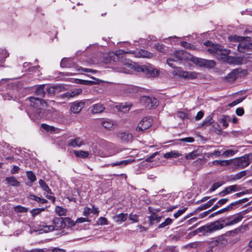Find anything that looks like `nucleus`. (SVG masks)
<instances>
[{
	"mask_svg": "<svg viewBox=\"0 0 252 252\" xmlns=\"http://www.w3.org/2000/svg\"><path fill=\"white\" fill-rule=\"evenodd\" d=\"M204 44L209 47L207 51L220 60L230 64L240 65L244 63L242 58L228 56L230 50L223 48L220 45L214 44L209 41L205 42Z\"/></svg>",
	"mask_w": 252,
	"mask_h": 252,
	"instance_id": "1",
	"label": "nucleus"
},
{
	"mask_svg": "<svg viewBox=\"0 0 252 252\" xmlns=\"http://www.w3.org/2000/svg\"><path fill=\"white\" fill-rule=\"evenodd\" d=\"M126 53L132 54L134 55L135 57L137 58H152L153 57V54L146 50L143 49L137 50L133 51L126 52L124 50L117 51L115 53L113 52H109L107 54V56L108 59L105 61L106 63L110 62L111 61H116L120 58V56Z\"/></svg>",
	"mask_w": 252,
	"mask_h": 252,
	"instance_id": "2",
	"label": "nucleus"
},
{
	"mask_svg": "<svg viewBox=\"0 0 252 252\" xmlns=\"http://www.w3.org/2000/svg\"><path fill=\"white\" fill-rule=\"evenodd\" d=\"M26 102L29 105V111L37 118L42 117V110L47 106V103L44 100L38 98L31 97L26 99Z\"/></svg>",
	"mask_w": 252,
	"mask_h": 252,
	"instance_id": "3",
	"label": "nucleus"
},
{
	"mask_svg": "<svg viewBox=\"0 0 252 252\" xmlns=\"http://www.w3.org/2000/svg\"><path fill=\"white\" fill-rule=\"evenodd\" d=\"M134 68L137 72H150V69L145 65L134 64L131 62L128 61L124 64V65L120 68H117V71L125 73H131L130 69Z\"/></svg>",
	"mask_w": 252,
	"mask_h": 252,
	"instance_id": "4",
	"label": "nucleus"
},
{
	"mask_svg": "<svg viewBox=\"0 0 252 252\" xmlns=\"http://www.w3.org/2000/svg\"><path fill=\"white\" fill-rule=\"evenodd\" d=\"M246 34L248 36L246 37L242 36H235L234 39L239 42L237 48L239 52H244L246 49H252V43L250 42V39L252 38V33H246L245 31Z\"/></svg>",
	"mask_w": 252,
	"mask_h": 252,
	"instance_id": "5",
	"label": "nucleus"
},
{
	"mask_svg": "<svg viewBox=\"0 0 252 252\" xmlns=\"http://www.w3.org/2000/svg\"><path fill=\"white\" fill-rule=\"evenodd\" d=\"M65 228L63 218H55L52 221V223L49 225H43L42 230L47 233L53 230H62Z\"/></svg>",
	"mask_w": 252,
	"mask_h": 252,
	"instance_id": "6",
	"label": "nucleus"
},
{
	"mask_svg": "<svg viewBox=\"0 0 252 252\" xmlns=\"http://www.w3.org/2000/svg\"><path fill=\"white\" fill-rule=\"evenodd\" d=\"M152 126V120L150 118H144L138 124L136 127V130L138 132H142L149 128Z\"/></svg>",
	"mask_w": 252,
	"mask_h": 252,
	"instance_id": "7",
	"label": "nucleus"
},
{
	"mask_svg": "<svg viewBox=\"0 0 252 252\" xmlns=\"http://www.w3.org/2000/svg\"><path fill=\"white\" fill-rule=\"evenodd\" d=\"M141 102L144 103L145 106L149 109L155 108L158 104V101L156 98L147 96L142 97Z\"/></svg>",
	"mask_w": 252,
	"mask_h": 252,
	"instance_id": "8",
	"label": "nucleus"
},
{
	"mask_svg": "<svg viewBox=\"0 0 252 252\" xmlns=\"http://www.w3.org/2000/svg\"><path fill=\"white\" fill-rule=\"evenodd\" d=\"M251 161L249 156L245 155L235 160V164L240 168H244L250 163Z\"/></svg>",
	"mask_w": 252,
	"mask_h": 252,
	"instance_id": "9",
	"label": "nucleus"
},
{
	"mask_svg": "<svg viewBox=\"0 0 252 252\" xmlns=\"http://www.w3.org/2000/svg\"><path fill=\"white\" fill-rule=\"evenodd\" d=\"M173 74H177L182 77L189 79H195L197 77V73L192 71H184L180 70V68L178 69V72L174 71Z\"/></svg>",
	"mask_w": 252,
	"mask_h": 252,
	"instance_id": "10",
	"label": "nucleus"
},
{
	"mask_svg": "<svg viewBox=\"0 0 252 252\" xmlns=\"http://www.w3.org/2000/svg\"><path fill=\"white\" fill-rule=\"evenodd\" d=\"M242 70L241 68H236L233 69L231 72L228 73L226 76V80L229 82H234L240 76Z\"/></svg>",
	"mask_w": 252,
	"mask_h": 252,
	"instance_id": "11",
	"label": "nucleus"
},
{
	"mask_svg": "<svg viewBox=\"0 0 252 252\" xmlns=\"http://www.w3.org/2000/svg\"><path fill=\"white\" fill-rule=\"evenodd\" d=\"M85 106V102L76 101L71 104L70 110L74 114L79 113Z\"/></svg>",
	"mask_w": 252,
	"mask_h": 252,
	"instance_id": "12",
	"label": "nucleus"
},
{
	"mask_svg": "<svg viewBox=\"0 0 252 252\" xmlns=\"http://www.w3.org/2000/svg\"><path fill=\"white\" fill-rule=\"evenodd\" d=\"M89 109L92 114H96L102 113L105 109V107L103 104L98 103L93 105Z\"/></svg>",
	"mask_w": 252,
	"mask_h": 252,
	"instance_id": "13",
	"label": "nucleus"
},
{
	"mask_svg": "<svg viewBox=\"0 0 252 252\" xmlns=\"http://www.w3.org/2000/svg\"><path fill=\"white\" fill-rule=\"evenodd\" d=\"M223 227V225L222 223H220L218 221H216L214 223H212L210 225L207 226L206 231L211 232L218 230H220L222 229Z\"/></svg>",
	"mask_w": 252,
	"mask_h": 252,
	"instance_id": "14",
	"label": "nucleus"
},
{
	"mask_svg": "<svg viewBox=\"0 0 252 252\" xmlns=\"http://www.w3.org/2000/svg\"><path fill=\"white\" fill-rule=\"evenodd\" d=\"M174 57L176 62L188 59V53L185 50H178L174 52Z\"/></svg>",
	"mask_w": 252,
	"mask_h": 252,
	"instance_id": "15",
	"label": "nucleus"
},
{
	"mask_svg": "<svg viewBox=\"0 0 252 252\" xmlns=\"http://www.w3.org/2000/svg\"><path fill=\"white\" fill-rule=\"evenodd\" d=\"M239 187L238 185H234L229 186L228 187L226 188L224 190L221 191L220 193V195L221 196H225L226 194H229L232 192H235L238 190Z\"/></svg>",
	"mask_w": 252,
	"mask_h": 252,
	"instance_id": "16",
	"label": "nucleus"
},
{
	"mask_svg": "<svg viewBox=\"0 0 252 252\" xmlns=\"http://www.w3.org/2000/svg\"><path fill=\"white\" fill-rule=\"evenodd\" d=\"M68 145L73 148L80 147L84 145V142L80 137H76L74 139H70L69 141Z\"/></svg>",
	"mask_w": 252,
	"mask_h": 252,
	"instance_id": "17",
	"label": "nucleus"
},
{
	"mask_svg": "<svg viewBox=\"0 0 252 252\" xmlns=\"http://www.w3.org/2000/svg\"><path fill=\"white\" fill-rule=\"evenodd\" d=\"M101 125L104 128L108 130H113L114 128L115 124L112 120L105 119L101 120Z\"/></svg>",
	"mask_w": 252,
	"mask_h": 252,
	"instance_id": "18",
	"label": "nucleus"
},
{
	"mask_svg": "<svg viewBox=\"0 0 252 252\" xmlns=\"http://www.w3.org/2000/svg\"><path fill=\"white\" fill-rule=\"evenodd\" d=\"M48 251H51L52 252H64L65 250L57 248H54L52 249H36L30 251H24L23 252H47Z\"/></svg>",
	"mask_w": 252,
	"mask_h": 252,
	"instance_id": "19",
	"label": "nucleus"
},
{
	"mask_svg": "<svg viewBox=\"0 0 252 252\" xmlns=\"http://www.w3.org/2000/svg\"><path fill=\"white\" fill-rule=\"evenodd\" d=\"M122 89L124 91V93L126 94H129L137 92V88L132 85H123Z\"/></svg>",
	"mask_w": 252,
	"mask_h": 252,
	"instance_id": "20",
	"label": "nucleus"
},
{
	"mask_svg": "<svg viewBox=\"0 0 252 252\" xmlns=\"http://www.w3.org/2000/svg\"><path fill=\"white\" fill-rule=\"evenodd\" d=\"M243 218V216L238 214L232 217L230 220L226 223V225H232L241 221Z\"/></svg>",
	"mask_w": 252,
	"mask_h": 252,
	"instance_id": "21",
	"label": "nucleus"
},
{
	"mask_svg": "<svg viewBox=\"0 0 252 252\" xmlns=\"http://www.w3.org/2000/svg\"><path fill=\"white\" fill-rule=\"evenodd\" d=\"M134 161H135V160L134 158H129V159H126V160H121L120 161L112 162L110 164V165L112 167H114L115 166H125L127 164L131 163L132 162H133Z\"/></svg>",
	"mask_w": 252,
	"mask_h": 252,
	"instance_id": "22",
	"label": "nucleus"
},
{
	"mask_svg": "<svg viewBox=\"0 0 252 252\" xmlns=\"http://www.w3.org/2000/svg\"><path fill=\"white\" fill-rule=\"evenodd\" d=\"M127 217V214L121 213L115 216L113 219L116 222L121 224L126 220Z\"/></svg>",
	"mask_w": 252,
	"mask_h": 252,
	"instance_id": "23",
	"label": "nucleus"
},
{
	"mask_svg": "<svg viewBox=\"0 0 252 252\" xmlns=\"http://www.w3.org/2000/svg\"><path fill=\"white\" fill-rule=\"evenodd\" d=\"M119 137L123 142H129L131 140L132 136L130 133L122 132L119 134Z\"/></svg>",
	"mask_w": 252,
	"mask_h": 252,
	"instance_id": "24",
	"label": "nucleus"
},
{
	"mask_svg": "<svg viewBox=\"0 0 252 252\" xmlns=\"http://www.w3.org/2000/svg\"><path fill=\"white\" fill-rule=\"evenodd\" d=\"M181 155L182 154L180 153L178 151H172L169 152L165 153L163 155V157L165 158H177Z\"/></svg>",
	"mask_w": 252,
	"mask_h": 252,
	"instance_id": "25",
	"label": "nucleus"
},
{
	"mask_svg": "<svg viewBox=\"0 0 252 252\" xmlns=\"http://www.w3.org/2000/svg\"><path fill=\"white\" fill-rule=\"evenodd\" d=\"M5 181L8 184L12 186L18 187L20 184L14 177H6Z\"/></svg>",
	"mask_w": 252,
	"mask_h": 252,
	"instance_id": "26",
	"label": "nucleus"
},
{
	"mask_svg": "<svg viewBox=\"0 0 252 252\" xmlns=\"http://www.w3.org/2000/svg\"><path fill=\"white\" fill-rule=\"evenodd\" d=\"M74 154L76 157L82 158H88L90 153L88 151H74Z\"/></svg>",
	"mask_w": 252,
	"mask_h": 252,
	"instance_id": "27",
	"label": "nucleus"
},
{
	"mask_svg": "<svg viewBox=\"0 0 252 252\" xmlns=\"http://www.w3.org/2000/svg\"><path fill=\"white\" fill-rule=\"evenodd\" d=\"M63 90L64 87L62 85L51 87L48 90L49 93H56Z\"/></svg>",
	"mask_w": 252,
	"mask_h": 252,
	"instance_id": "28",
	"label": "nucleus"
},
{
	"mask_svg": "<svg viewBox=\"0 0 252 252\" xmlns=\"http://www.w3.org/2000/svg\"><path fill=\"white\" fill-rule=\"evenodd\" d=\"M216 200H217V198H213V199L210 200L209 201H208L205 204H203L202 205L199 207L197 208V210L199 211H201L203 210L209 208L210 206H211Z\"/></svg>",
	"mask_w": 252,
	"mask_h": 252,
	"instance_id": "29",
	"label": "nucleus"
},
{
	"mask_svg": "<svg viewBox=\"0 0 252 252\" xmlns=\"http://www.w3.org/2000/svg\"><path fill=\"white\" fill-rule=\"evenodd\" d=\"M44 88L45 86L44 85L36 87L35 89V93L39 96H44L45 94V92H44Z\"/></svg>",
	"mask_w": 252,
	"mask_h": 252,
	"instance_id": "30",
	"label": "nucleus"
},
{
	"mask_svg": "<svg viewBox=\"0 0 252 252\" xmlns=\"http://www.w3.org/2000/svg\"><path fill=\"white\" fill-rule=\"evenodd\" d=\"M39 184L43 190L46 191L49 194H51V190L49 188L47 184L42 180L40 179L39 181Z\"/></svg>",
	"mask_w": 252,
	"mask_h": 252,
	"instance_id": "31",
	"label": "nucleus"
},
{
	"mask_svg": "<svg viewBox=\"0 0 252 252\" xmlns=\"http://www.w3.org/2000/svg\"><path fill=\"white\" fill-rule=\"evenodd\" d=\"M240 202H241L240 201L233 202V203H231L230 204H229L226 207L222 209H220V210L218 211V213H219V214H220L224 213L225 212H227L228 211H229L232 209L233 206H235Z\"/></svg>",
	"mask_w": 252,
	"mask_h": 252,
	"instance_id": "32",
	"label": "nucleus"
},
{
	"mask_svg": "<svg viewBox=\"0 0 252 252\" xmlns=\"http://www.w3.org/2000/svg\"><path fill=\"white\" fill-rule=\"evenodd\" d=\"M204 60L201 58H198L193 57L190 59V61L194 64L200 66H204Z\"/></svg>",
	"mask_w": 252,
	"mask_h": 252,
	"instance_id": "33",
	"label": "nucleus"
},
{
	"mask_svg": "<svg viewBox=\"0 0 252 252\" xmlns=\"http://www.w3.org/2000/svg\"><path fill=\"white\" fill-rule=\"evenodd\" d=\"M67 210L62 207L56 206L55 208V212L59 216H66L67 215Z\"/></svg>",
	"mask_w": 252,
	"mask_h": 252,
	"instance_id": "34",
	"label": "nucleus"
},
{
	"mask_svg": "<svg viewBox=\"0 0 252 252\" xmlns=\"http://www.w3.org/2000/svg\"><path fill=\"white\" fill-rule=\"evenodd\" d=\"M63 222L65 227H70L75 225V222H74L71 219L69 218H63Z\"/></svg>",
	"mask_w": 252,
	"mask_h": 252,
	"instance_id": "35",
	"label": "nucleus"
},
{
	"mask_svg": "<svg viewBox=\"0 0 252 252\" xmlns=\"http://www.w3.org/2000/svg\"><path fill=\"white\" fill-rule=\"evenodd\" d=\"M71 59L69 58H64L62 60L60 64L62 67H70V63Z\"/></svg>",
	"mask_w": 252,
	"mask_h": 252,
	"instance_id": "36",
	"label": "nucleus"
},
{
	"mask_svg": "<svg viewBox=\"0 0 252 252\" xmlns=\"http://www.w3.org/2000/svg\"><path fill=\"white\" fill-rule=\"evenodd\" d=\"M198 156L199 154L197 153V152L194 151L189 154H187L185 157L187 160H191L195 158Z\"/></svg>",
	"mask_w": 252,
	"mask_h": 252,
	"instance_id": "37",
	"label": "nucleus"
},
{
	"mask_svg": "<svg viewBox=\"0 0 252 252\" xmlns=\"http://www.w3.org/2000/svg\"><path fill=\"white\" fill-rule=\"evenodd\" d=\"M45 210V208H35L32 209L30 213L32 214V217H35L37 215L39 214L41 212Z\"/></svg>",
	"mask_w": 252,
	"mask_h": 252,
	"instance_id": "38",
	"label": "nucleus"
},
{
	"mask_svg": "<svg viewBox=\"0 0 252 252\" xmlns=\"http://www.w3.org/2000/svg\"><path fill=\"white\" fill-rule=\"evenodd\" d=\"M77 84L85 85H91L94 84V81L82 80V79H76L75 81Z\"/></svg>",
	"mask_w": 252,
	"mask_h": 252,
	"instance_id": "39",
	"label": "nucleus"
},
{
	"mask_svg": "<svg viewBox=\"0 0 252 252\" xmlns=\"http://www.w3.org/2000/svg\"><path fill=\"white\" fill-rule=\"evenodd\" d=\"M204 65L203 67H207L209 68L213 67L216 65V63L213 60H204Z\"/></svg>",
	"mask_w": 252,
	"mask_h": 252,
	"instance_id": "40",
	"label": "nucleus"
},
{
	"mask_svg": "<svg viewBox=\"0 0 252 252\" xmlns=\"http://www.w3.org/2000/svg\"><path fill=\"white\" fill-rule=\"evenodd\" d=\"M41 127L46 131L49 132H53L56 130V128L53 126H50L45 124H42L41 125Z\"/></svg>",
	"mask_w": 252,
	"mask_h": 252,
	"instance_id": "41",
	"label": "nucleus"
},
{
	"mask_svg": "<svg viewBox=\"0 0 252 252\" xmlns=\"http://www.w3.org/2000/svg\"><path fill=\"white\" fill-rule=\"evenodd\" d=\"M26 175L28 179L32 183L34 182L36 180V176L32 171H27Z\"/></svg>",
	"mask_w": 252,
	"mask_h": 252,
	"instance_id": "42",
	"label": "nucleus"
},
{
	"mask_svg": "<svg viewBox=\"0 0 252 252\" xmlns=\"http://www.w3.org/2000/svg\"><path fill=\"white\" fill-rule=\"evenodd\" d=\"M14 210L17 212L26 213L28 212V208L20 205H18L14 207Z\"/></svg>",
	"mask_w": 252,
	"mask_h": 252,
	"instance_id": "43",
	"label": "nucleus"
},
{
	"mask_svg": "<svg viewBox=\"0 0 252 252\" xmlns=\"http://www.w3.org/2000/svg\"><path fill=\"white\" fill-rule=\"evenodd\" d=\"M220 122L222 124V126L224 127H226L228 125V122H229V118L227 116H223L220 119Z\"/></svg>",
	"mask_w": 252,
	"mask_h": 252,
	"instance_id": "44",
	"label": "nucleus"
},
{
	"mask_svg": "<svg viewBox=\"0 0 252 252\" xmlns=\"http://www.w3.org/2000/svg\"><path fill=\"white\" fill-rule=\"evenodd\" d=\"M223 182H218L215 183L212 185L211 188L209 189V191L210 192H213V191H215L216 189H217L218 188H219V187L223 185Z\"/></svg>",
	"mask_w": 252,
	"mask_h": 252,
	"instance_id": "45",
	"label": "nucleus"
},
{
	"mask_svg": "<svg viewBox=\"0 0 252 252\" xmlns=\"http://www.w3.org/2000/svg\"><path fill=\"white\" fill-rule=\"evenodd\" d=\"M217 242L220 245H225L227 243V239L223 236H221L219 237L217 240Z\"/></svg>",
	"mask_w": 252,
	"mask_h": 252,
	"instance_id": "46",
	"label": "nucleus"
},
{
	"mask_svg": "<svg viewBox=\"0 0 252 252\" xmlns=\"http://www.w3.org/2000/svg\"><path fill=\"white\" fill-rule=\"evenodd\" d=\"M155 46L158 51L160 52H162L163 53H165V52L166 51V46L163 44L160 45L159 44H156Z\"/></svg>",
	"mask_w": 252,
	"mask_h": 252,
	"instance_id": "47",
	"label": "nucleus"
},
{
	"mask_svg": "<svg viewBox=\"0 0 252 252\" xmlns=\"http://www.w3.org/2000/svg\"><path fill=\"white\" fill-rule=\"evenodd\" d=\"M246 175V171H242L236 174L234 176V180H239Z\"/></svg>",
	"mask_w": 252,
	"mask_h": 252,
	"instance_id": "48",
	"label": "nucleus"
},
{
	"mask_svg": "<svg viewBox=\"0 0 252 252\" xmlns=\"http://www.w3.org/2000/svg\"><path fill=\"white\" fill-rule=\"evenodd\" d=\"M213 123L212 117L211 116L207 117L203 122V125L209 126Z\"/></svg>",
	"mask_w": 252,
	"mask_h": 252,
	"instance_id": "49",
	"label": "nucleus"
},
{
	"mask_svg": "<svg viewBox=\"0 0 252 252\" xmlns=\"http://www.w3.org/2000/svg\"><path fill=\"white\" fill-rule=\"evenodd\" d=\"M172 222V220L170 218H167L163 222L160 224L158 226L159 228H164L167 225L170 224Z\"/></svg>",
	"mask_w": 252,
	"mask_h": 252,
	"instance_id": "50",
	"label": "nucleus"
},
{
	"mask_svg": "<svg viewBox=\"0 0 252 252\" xmlns=\"http://www.w3.org/2000/svg\"><path fill=\"white\" fill-rule=\"evenodd\" d=\"M0 54L3 56L0 59H4L5 60V59L9 56L8 52L5 49L3 48L0 49Z\"/></svg>",
	"mask_w": 252,
	"mask_h": 252,
	"instance_id": "51",
	"label": "nucleus"
},
{
	"mask_svg": "<svg viewBox=\"0 0 252 252\" xmlns=\"http://www.w3.org/2000/svg\"><path fill=\"white\" fill-rule=\"evenodd\" d=\"M180 44L182 46L187 49H192L194 48V46L192 45L186 41H182Z\"/></svg>",
	"mask_w": 252,
	"mask_h": 252,
	"instance_id": "52",
	"label": "nucleus"
},
{
	"mask_svg": "<svg viewBox=\"0 0 252 252\" xmlns=\"http://www.w3.org/2000/svg\"><path fill=\"white\" fill-rule=\"evenodd\" d=\"M245 98H246V97H243L240 98H239V99H237V100L232 102L231 103H230L229 104V106L230 107H233V106H235L236 105L238 104V103L241 102Z\"/></svg>",
	"mask_w": 252,
	"mask_h": 252,
	"instance_id": "53",
	"label": "nucleus"
},
{
	"mask_svg": "<svg viewBox=\"0 0 252 252\" xmlns=\"http://www.w3.org/2000/svg\"><path fill=\"white\" fill-rule=\"evenodd\" d=\"M235 154V152L232 150H228L224 152L222 154V156L224 157H228L229 156H232Z\"/></svg>",
	"mask_w": 252,
	"mask_h": 252,
	"instance_id": "54",
	"label": "nucleus"
},
{
	"mask_svg": "<svg viewBox=\"0 0 252 252\" xmlns=\"http://www.w3.org/2000/svg\"><path fill=\"white\" fill-rule=\"evenodd\" d=\"M97 223L100 225H105L107 224V219L103 217H101L98 220Z\"/></svg>",
	"mask_w": 252,
	"mask_h": 252,
	"instance_id": "55",
	"label": "nucleus"
},
{
	"mask_svg": "<svg viewBox=\"0 0 252 252\" xmlns=\"http://www.w3.org/2000/svg\"><path fill=\"white\" fill-rule=\"evenodd\" d=\"M75 95H76L74 92L73 90H72L71 91H70L69 92H67L64 93V94H63V96L64 97H66L68 98L72 97Z\"/></svg>",
	"mask_w": 252,
	"mask_h": 252,
	"instance_id": "56",
	"label": "nucleus"
},
{
	"mask_svg": "<svg viewBox=\"0 0 252 252\" xmlns=\"http://www.w3.org/2000/svg\"><path fill=\"white\" fill-rule=\"evenodd\" d=\"M187 210V208H184L182 209L179 210L176 213L174 214V217L175 218H177L180 217L181 215H182Z\"/></svg>",
	"mask_w": 252,
	"mask_h": 252,
	"instance_id": "57",
	"label": "nucleus"
},
{
	"mask_svg": "<svg viewBox=\"0 0 252 252\" xmlns=\"http://www.w3.org/2000/svg\"><path fill=\"white\" fill-rule=\"evenodd\" d=\"M176 61L174 59H172L171 58H168L167 60V63L168 64L169 66H170L172 68H175V65L174 64V63L176 62Z\"/></svg>",
	"mask_w": 252,
	"mask_h": 252,
	"instance_id": "58",
	"label": "nucleus"
},
{
	"mask_svg": "<svg viewBox=\"0 0 252 252\" xmlns=\"http://www.w3.org/2000/svg\"><path fill=\"white\" fill-rule=\"evenodd\" d=\"M120 110L124 113L128 111L130 109V107L126 105H122L120 107Z\"/></svg>",
	"mask_w": 252,
	"mask_h": 252,
	"instance_id": "59",
	"label": "nucleus"
},
{
	"mask_svg": "<svg viewBox=\"0 0 252 252\" xmlns=\"http://www.w3.org/2000/svg\"><path fill=\"white\" fill-rule=\"evenodd\" d=\"M208 157H212L213 156H215L217 157H219L220 155V152L218 150H215L213 153H209L207 154Z\"/></svg>",
	"mask_w": 252,
	"mask_h": 252,
	"instance_id": "60",
	"label": "nucleus"
},
{
	"mask_svg": "<svg viewBox=\"0 0 252 252\" xmlns=\"http://www.w3.org/2000/svg\"><path fill=\"white\" fill-rule=\"evenodd\" d=\"M194 138L191 137H186L180 139V141L184 142L192 143L194 141Z\"/></svg>",
	"mask_w": 252,
	"mask_h": 252,
	"instance_id": "61",
	"label": "nucleus"
},
{
	"mask_svg": "<svg viewBox=\"0 0 252 252\" xmlns=\"http://www.w3.org/2000/svg\"><path fill=\"white\" fill-rule=\"evenodd\" d=\"M91 213V208L86 207L84 209V211L83 212V215L84 216L87 217L90 215Z\"/></svg>",
	"mask_w": 252,
	"mask_h": 252,
	"instance_id": "62",
	"label": "nucleus"
},
{
	"mask_svg": "<svg viewBox=\"0 0 252 252\" xmlns=\"http://www.w3.org/2000/svg\"><path fill=\"white\" fill-rule=\"evenodd\" d=\"M29 198L31 200H35L37 202H39V203H40L41 199V198H40L39 197H37V196H35V195H33V194L30 195V196L29 197Z\"/></svg>",
	"mask_w": 252,
	"mask_h": 252,
	"instance_id": "63",
	"label": "nucleus"
},
{
	"mask_svg": "<svg viewBox=\"0 0 252 252\" xmlns=\"http://www.w3.org/2000/svg\"><path fill=\"white\" fill-rule=\"evenodd\" d=\"M244 113V110L243 108H238L236 110V114L239 116H242Z\"/></svg>",
	"mask_w": 252,
	"mask_h": 252,
	"instance_id": "64",
	"label": "nucleus"
}]
</instances>
